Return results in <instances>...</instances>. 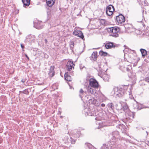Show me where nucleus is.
<instances>
[{
	"mask_svg": "<svg viewBox=\"0 0 149 149\" xmlns=\"http://www.w3.org/2000/svg\"><path fill=\"white\" fill-rule=\"evenodd\" d=\"M84 92L83 91V90L82 89H81L80 91V93H84Z\"/></svg>",
	"mask_w": 149,
	"mask_h": 149,
	"instance_id": "393cba45",
	"label": "nucleus"
},
{
	"mask_svg": "<svg viewBox=\"0 0 149 149\" xmlns=\"http://www.w3.org/2000/svg\"><path fill=\"white\" fill-rule=\"evenodd\" d=\"M122 105L124 111L128 108V106L126 103H123Z\"/></svg>",
	"mask_w": 149,
	"mask_h": 149,
	"instance_id": "a211bd4d",
	"label": "nucleus"
},
{
	"mask_svg": "<svg viewBox=\"0 0 149 149\" xmlns=\"http://www.w3.org/2000/svg\"><path fill=\"white\" fill-rule=\"evenodd\" d=\"M87 146H91V144H90L88 143V144H87Z\"/></svg>",
	"mask_w": 149,
	"mask_h": 149,
	"instance_id": "2f4dec72",
	"label": "nucleus"
},
{
	"mask_svg": "<svg viewBox=\"0 0 149 149\" xmlns=\"http://www.w3.org/2000/svg\"><path fill=\"white\" fill-rule=\"evenodd\" d=\"M89 83L90 86L93 87L97 88L98 87L99 84L98 82L94 79H90L89 80Z\"/></svg>",
	"mask_w": 149,
	"mask_h": 149,
	"instance_id": "f03ea898",
	"label": "nucleus"
},
{
	"mask_svg": "<svg viewBox=\"0 0 149 149\" xmlns=\"http://www.w3.org/2000/svg\"><path fill=\"white\" fill-rule=\"evenodd\" d=\"M145 81L148 82H149V77H147L145 79Z\"/></svg>",
	"mask_w": 149,
	"mask_h": 149,
	"instance_id": "5701e85b",
	"label": "nucleus"
},
{
	"mask_svg": "<svg viewBox=\"0 0 149 149\" xmlns=\"http://www.w3.org/2000/svg\"><path fill=\"white\" fill-rule=\"evenodd\" d=\"M114 10V7L112 5H110L106 8V13L108 15L110 16L112 15Z\"/></svg>",
	"mask_w": 149,
	"mask_h": 149,
	"instance_id": "7ed1b4c3",
	"label": "nucleus"
},
{
	"mask_svg": "<svg viewBox=\"0 0 149 149\" xmlns=\"http://www.w3.org/2000/svg\"><path fill=\"white\" fill-rule=\"evenodd\" d=\"M54 1L53 0H46L47 5L49 7H51L54 4Z\"/></svg>",
	"mask_w": 149,
	"mask_h": 149,
	"instance_id": "f8f14e48",
	"label": "nucleus"
},
{
	"mask_svg": "<svg viewBox=\"0 0 149 149\" xmlns=\"http://www.w3.org/2000/svg\"><path fill=\"white\" fill-rule=\"evenodd\" d=\"M41 23H42V22L41 21H38V24H40Z\"/></svg>",
	"mask_w": 149,
	"mask_h": 149,
	"instance_id": "7c9ffc66",
	"label": "nucleus"
},
{
	"mask_svg": "<svg viewBox=\"0 0 149 149\" xmlns=\"http://www.w3.org/2000/svg\"><path fill=\"white\" fill-rule=\"evenodd\" d=\"M74 65L73 62L71 61H68L67 64V70L68 71H70L74 67L73 65Z\"/></svg>",
	"mask_w": 149,
	"mask_h": 149,
	"instance_id": "0eeeda50",
	"label": "nucleus"
},
{
	"mask_svg": "<svg viewBox=\"0 0 149 149\" xmlns=\"http://www.w3.org/2000/svg\"><path fill=\"white\" fill-rule=\"evenodd\" d=\"M97 57V53L96 52H94L92 54L91 56V59L94 61H95Z\"/></svg>",
	"mask_w": 149,
	"mask_h": 149,
	"instance_id": "ddd939ff",
	"label": "nucleus"
},
{
	"mask_svg": "<svg viewBox=\"0 0 149 149\" xmlns=\"http://www.w3.org/2000/svg\"><path fill=\"white\" fill-rule=\"evenodd\" d=\"M22 93L24 94H25L26 95H28L29 93V92L28 91V90L27 89H25L24 91H22Z\"/></svg>",
	"mask_w": 149,
	"mask_h": 149,
	"instance_id": "412c9836",
	"label": "nucleus"
},
{
	"mask_svg": "<svg viewBox=\"0 0 149 149\" xmlns=\"http://www.w3.org/2000/svg\"><path fill=\"white\" fill-rule=\"evenodd\" d=\"M128 88V86L127 85H124V90L123 89L122 87L120 88H115L114 90L115 91L116 90H117L116 92V94L117 95H118L119 96H120V95H123V94H124V93L125 92V90L127 89Z\"/></svg>",
	"mask_w": 149,
	"mask_h": 149,
	"instance_id": "20e7f679",
	"label": "nucleus"
},
{
	"mask_svg": "<svg viewBox=\"0 0 149 149\" xmlns=\"http://www.w3.org/2000/svg\"><path fill=\"white\" fill-rule=\"evenodd\" d=\"M25 56L27 58V59L28 60H29V57L26 54H25Z\"/></svg>",
	"mask_w": 149,
	"mask_h": 149,
	"instance_id": "cd10ccee",
	"label": "nucleus"
},
{
	"mask_svg": "<svg viewBox=\"0 0 149 149\" xmlns=\"http://www.w3.org/2000/svg\"><path fill=\"white\" fill-rule=\"evenodd\" d=\"M54 66H51L49 69V74L52 77L54 75Z\"/></svg>",
	"mask_w": 149,
	"mask_h": 149,
	"instance_id": "9b49d317",
	"label": "nucleus"
},
{
	"mask_svg": "<svg viewBox=\"0 0 149 149\" xmlns=\"http://www.w3.org/2000/svg\"><path fill=\"white\" fill-rule=\"evenodd\" d=\"M45 41L46 42H47V40L46 39H45Z\"/></svg>",
	"mask_w": 149,
	"mask_h": 149,
	"instance_id": "473e14b6",
	"label": "nucleus"
},
{
	"mask_svg": "<svg viewBox=\"0 0 149 149\" xmlns=\"http://www.w3.org/2000/svg\"><path fill=\"white\" fill-rule=\"evenodd\" d=\"M99 54L101 56H106L107 55V52H104L103 51H100L99 52Z\"/></svg>",
	"mask_w": 149,
	"mask_h": 149,
	"instance_id": "6ab92c4d",
	"label": "nucleus"
},
{
	"mask_svg": "<svg viewBox=\"0 0 149 149\" xmlns=\"http://www.w3.org/2000/svg\"><path fill=\"white\" fill-rule=\"evenodd\" d=\"M104 147V146H103V147H102V148H103Z\"/></svg>",
	"mask_w": 149,
	"mask_h": 149,
	"instance_id": "e433bc0d",
	"label": "nucleus"
},
{
	"mask_svg": "<svg viewBox=\"0 0 149 149\" xmlns=\"http://www.w3.org/2000/svg\"><path fill=\"white\" fill-rule=\"evenodd\" d=\"M33 26L36 29H37V18H36L34 19L33 21Z\"/></svg>",
	"mask_w": 149,
	"mask_h": 149,
	"instance_id": "2eb2a0df",
	"label": "nucleus"
},
{
	"mask_svg": "<svg viewBox=\"0 0 149 149\" xmlns=\"http://www.w3.org/2000/svg\"><path fill=\"white\" fill-rule=\"evenodd\" d=\"M95 120H97V118H95Z\"/></svg>",
	"mask_w": 149,
	"mask_h": 149,
	"instance_id": "72a5a7b5",
	"label": "nucleus"
},
{
	"mask_svg": "<svg viewBox=\"0 0 149 149\" xmlns=\"http://www.w3.org/2000/svg\"><path fill=\"white\" fill-rule=\"evenodd\" d=\"M70 45L71 48H73L74 45V42L73 41H71L70 43Z\"/></svg>",
	"mask_w": 149,
	"mask_h": 149,
	"instance_id": "4be33fe9",
	"label": "nucleus"
},
{
	"mask_svg": "<svg viewBox=\"0 0 149 149\" xmlns=\"http://www.w3.org/2000/svg\"><path fill=\"white\" fill-rule=\"evenodd\" d=\"M113 47H115V46L112 42H108L105 45V47L107 49L111 48Z\"/></svg>",
	"mask_w": 149,
	"mask_h": 149,
	"instance_id": "9d476101",
	"label": "nucleus"
},
{
	"mask_svg": "<svg viewBox=\"0 0 149 149\" xmlns=\"http://www.w3.org/2000/svg\"><path fill=\"white\" fill-rule=\"evenodd\" d=\"M108 107L111 109L113 110L114 108V106L111 103H109L108 104Z\"/></svg>",
	"mask_w": 149,
	"mask_h": 149,
	"instance_id": "aec40b11",
	"label": "nucleus"
},
{
	"mask_svg": "<svg viewBox=\"0 0 149 149\" xmlns=\"http://www.w3.org/2000/svg\"><path fill=\"white\" fill-rule=\"evenodd\" d=\"M20 45H21V47L22 48V49H24V46L21 43Z\"/></svg>",
	"mask_w": 149,
	"mask_h": 149,
	"instance_id": "a878e982",
	"label": "nucleus"
},
{
	"mask_svg": "<svg viewBox=\"0 0 149 149\" xmlns=\"http://www.w3.org/2000/svg\"><path fill=\"white\" fill-rule=\"evenodd\" d=\"M87 91H85L88 94H93L95 92L94 89L89 86H88L86 88Z\"/></svg>",
	"mask_w": 149,
	"mask_h": 149,
	"instance_id": "1a4fd4ad",
	"label": "nucleus"
},
{
	"mask_svg": "<svg viewBox=\"0 0 149 149\" xmlns=\"http://www.w3.org/2000/svg\"><path fill=\"white\" fill-rule=\"evenodd\" d=\"M100 22L102 25L105 26L107 24L106 20L104 19H101L100 20Z\"/></svg>",
	"mask_w": 149,
	"mask_h": 149,
	"instance_id": "dca6fc26",
	"label": "nucleus"
},
{
	"mask_svg": "<svg viewBox=\"0 0 149 149\" xmlns=\"http://www.w3.org/2000/svg\"><path fill=\"white\" fill-rule=\"evenodd\" d=\"M43 27V26H40V28H38V29H42V28Z\"/></svg>",
	"mask_w": 149,
	"mask_h": 149,
	"instance_id": "c85d7f7f",
	"label": "nucleus"
},
{
	"mask_svg": "<svg viewBox=\"0 0 149 149\" xmlns=\"http://www.w3.org/2000/svg\"><path fill=\"white\" fill-rule=\"evenodd\" d=\"M140 51L141 52L142 56H144L147 54V51L145 49H141Z\"/></svg>",
	"mask_w": 149,
	"mask_h": 149,
	"instance_id": "f3484780",
	"label": "nucleus"
},
{
	"mask_svg": "<svg viewBox=\"0 0 149 149\" xmlns=\"http://www.w3.org/2000/svg\"><path fill=\"white\" fill-rule=\"evenodd\" d=\"M71 143L72 144H74L75 142V141L74 140H73L72 139H71Z\"/></svg>",
	"mask_w": 149,
	"mask_h": 149,
	"instance_id": "b1692460",
	"label": "nucleus"
},
{
	"mask_svg": "<svg viewBox=\"0 0 149 149\" xmlns=\"http://www.w3.org/2000/svg\"><path fill=\"white\" fill-rule=\"evenodd\" d=\"M116 20L118 24H121L125 21V18L122 15H119L116 17Z\"/></svg>",
	"mask_w": 149,
	"mask_h": 149,
	"instance_id": "39448f33",
	"label": "nucleus"
},
{
	"mask_svg": "<svg viewBox=\"0 0 149 149\" xmlns=\"http://www.w3.org/2000/svg\"><path fill=\"white\" fill-rule=\"evenodd\" d=\"M101 106L102 107H103L105 106V105L103 103L101 104Z\"/></svg>",
	"mask_w": 149,
	"mask_h": 149,
	"instance_id": "c756f323",
	"label": "nucleus"
},
{
	"mask_svg": "<svg viewBox=\"0 0 149 149\" xmlns=\"http://www.w3.org/2000/svg\"><path fill=\"white\" fill-rule=\"evenodd\" d=\"M109 31L111 33V35L113 37H117L118 36L117 33L118 29L116 27H112L109 28Z\"/></svg>",
	"mask_w": 149,
	"mask_h": 149,
	"instance_id": "f257e3e1",
	"label": "nucleus"
},
{
	"mask_svg": "<svg viewBox=\"0 0 149 149\" xmlns=\"http://www.w3.org/2000/svg\"><path fill=\"white\" fill-rule=\"evenodd\" d=\"M22 1L24 8L28 7L30 4L31 0H22Z\"/></svg>",
	"mask_w": 149,
	"mask_h": 149,
	"instance_id": "6e6552de",
	"label": "nucleus"
},
{
	"mask_svg": "<svg viewBox=\"0 0 149 149\" xmlns=\"http://www.w3.org/2000/svg\"><path fill=\"white\" fill-rule=\"evenodd\" d=\"M65 79L68 81H70L71 80V76L68 75V73H65Z\"/></svg>",
	"mask_w": 149,
	"mask_h": 149,
	"instance_id": "4468645a",
	"label": "nucleus"
},
{
	"mask_svg": "<svg viewBox=\"0 0 149 149\" xmlns=\"http://www.w3.org/2000/svg\"><path fill=\"white\" fill-rule=\"evenodd\" d=\"M148 58H149V55L148 56Z\"/></svg>",
	"mask_w": 149,
	"mask_h": 149,
	"instance_id": "c9c22d12",
	"label": "nucleus"
},
{
	"mask_svg": "<svg viewBox=\"0 0 149 149\" xmlns=\"http://www.w3.org/2000/svg\"><path fill=\"white\" fill-rule=\"evenodd\" d=\"M26 81V79H23L21 80V81L22 82L24 83Z\"/></svg>",
	"mask_w": 149,
	"mask_h": 149,
	"instance_id": "bb28decb",
	"label": "nucleus"
},
{
	"mask_svg": "<svg viewBox=\"0 0 149 149\" xmlns=\"http://www.w3.org/2000/svg\"><path fill=\"white\" fill-rule=\"evenodd\" d=\"M73 34L76 36H77L78 37L83 39L84 38V36L82 32L80 31H74L73 32Z\"/></svg>",
	"mask_w": 149,
	"mask_h": 149,
	"instance_id": "423d86ee",
	"label": "nucleus"
},
{
	"mask_svg": "<svg viewBox=\"0 0 149 149\" xmlns=\"http://www.w3.org/2000/svg\"><path fill=\"white\" fill-rule=\"evenodd\" d=\"M98 123H99V124L100 123V122H97Z\"/></svg>",
	"mask_w": 149,
	"mask_h": 149,
	"instance_id": "f704fd0d",
	"label": "nucleus"
}]
</instances>
